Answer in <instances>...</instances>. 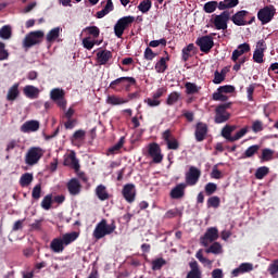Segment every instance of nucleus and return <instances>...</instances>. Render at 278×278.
<instances>
[{
    "mask_svg": "<svg viewBox=\"0 0 278 278\" xmlns=\"http://www.w3.org/2000/svg\"><path fill=\"white\" fill-rule=\"evenodd\" d=\"M249 51H251V46L247 42L239 45L237 49L232 51L231 60L235 63L232 67L233 71L238 72L242 68V65L248 60L247 56L242 55H244V53H249Z\"/></svg>",
    "mask_w": 278,
    "mask_h": 278,
    "instance_id": "nucleus-1",
    "label": "nucleus"
},
{
    "mask_svg": "<svg viewBox=\"0 0 278 278\" xmlns=\"http://www.w3.org/2000/svg\"><path fill=\"white\" fill-rule=\"evenodd\" d=\"M115 231L116 224L114 222L108 224L106 219H102L96 225L92 236L96 240H101L102 238H105V236H111V233H114Z\"/></svg>",
    "mask_w": 278,
    "mask_h": 278,
    "instance_id": "nucleus-2",
    "label": "nucleus"
},
{
    "mask_svg": "<svg viewBox=\"0 0 278 278\" xmlns=\"http://www.w3.org/2000/svg\"><path fill=\"white\" fill-rule=\"evenodd\" d=\"M275 14H277V9L275 5L269 4L257 12V18L262 25H268L275 18Z\"/></svg>",
    "mask_w": 278,
    "mask_h": 278,
    "instance_id": "nucleus-3",
    "label": "nucleus"
},
{
    "mask_svg": "<svg viewBox=\"0 0 278 278\" xmlns=\"http://www.w3.org/2000/svg\"><path fill=\"white\" fill-rule=\"evenodd\" d=\"M42 155H45V150H42V148H29L25 155V163L27 164V166H35V164H38V162H40Z\"/></svg>",
    "mask_w": 278,
    "mask_h": 278,
    "instance_id": "nucleus-4",
    "label": "nucleus"
},
{
    "mask_svg": "<svg viewBox=\"0 0 278 278\" xmlns=\"http://www.w3.org/2000/svg\"><path fill=\"white\" fill-rule=\"evenodd\" d=\"M136 21V17L129 15L124 16L117 21V23L114 26V34L117 38H123V34H125V29H127L131 23Z\"/></svg>",
    "mask_w": 278,
    "mask_h": 278,
    "instance_id": "nucleus-5",
    "label": "nucleus"
},
{
    "mask_svg": "<svg viewBox=\"0 0 278 278\" xmlns=\"http://www.w3.org/2000/svg\"><path fill=\"white\" fill-rule=\"evenodd\" d=\"M42 38H45V31L42 30L30 31L28 35H26L23 41V46L26 49H29L31 47H35V45H40V42H42Z\"/></svg>",
    "mask_w": 278,
    "mask_h": 278,
    "instance_id": "nucleus-6",
    "label": "nucleus"
},
{
    "mask_svg": "<svg viewBox=\"0 0 278 278\" xmlns=\"http://www.w3.org/2000/svg\"><path fill=\"white\" fill-rule=\"evenodd\" d=\"M66 92L64 89L54 88L50 91V99L56 103L61 110H66V99L64 98Z\"/></svg>",
    "mask_w": 278,
    "mask_h": 278,
    "instance_id": "nucleus-7",
    "label": "nucleus"
},
{
    "mask_svg": "<svg viewBox=\"0 0 278 278\" xmlns=\"http://www.w3.org/2000/svg\"><path fill=\"white\" fill-rule=\"evenodd\" d=\"M187 186H197L199 179H201V169L194 166H190L189 170L185 175Z\"/></svg>",
    "mask_w": 278,
    "mask_h": 278,
    "instance_id": "nucleus-8",
    "label": "nucleus"
},
{
    "mask_svg": "<svg viewBox=\"0 0 278 278\" xmlns=\"http://www.w3.org/2000/svg\"><path fill=\"white\" fill-rule=\"evenodd\" d=\"M267 46L264 39H261L256 42V47L253 53V61L256 64H264V52L266 51Z\"/></svg>",
    "mask_w": 278,
    "mask_h": 278,
    "instance_id": "nucleus-9",
    "label": "nucleus"
},
{
    "mask_svg": "<svg viewBox=\"0 0 278 278\" xmlns=\"http://www.w3.org/2000/svg\"><path fill=\"white\" fill-rule=\"evenodd\" d=\"M218 240V228L211 227L206 230L204 237L201 239L203 247H210V243Z\"/></svg>",
    "mask_w": 278,
    "mask_h": 278,
    "instance_id": "nucleus-10",
    "label": "nucleus"
},
{
    "mask_svg": "<svg viewBox=\"0 0 278 278\" xmlns=\"http://www.w3.org/2000/svg\"><path fill=\"white\" fill-rule=\"evenodd\" d=\"M148 153L150 157H152L154 164H160L162 160H164V155H162V149H160V144L157 143L149 144Z\"/></svg>",
    "mask_w": 278,
    "mask_h": 278,
    "instance_id": "nucleus-11",
    "label": "nucleus"
},
{
    "mask_svg": "<svg viewBox=\"0 0 278 278\" xmlns=\"http://www.w3.org/2000/svg\"><path fill=\"white\" fill-rule=\"evenodd\" d=\"M197 45L200 47V51L208 53L214 47V39L210 36H203L197 39Z\"/></svg>",
    "mask_w": 278,
    "mask_h": 278,
    "instance_id": "nucleus-12",
    "label": "nucleus"
},
{
    "mask_svg": "<svg viewBox=\"0 0 278 278\" xmlns=\"http://www.w3.org/2000/svg\"><path fill=\"white\" fill-rule=\"evenodd\" d=\"M229 104H223L216 108L215 123H227L229 121V113L227 112Z\"/></svg>",
    "mask_w": 278,
    "mask_h": 278,
    "instance_id": "nucleus-13",
    "label": "nucleus"
},
{
    "mask_svg": "<svg viewBox=\"0 0 278 278\" xmlns=\"http://www.w3.org/2000/svg\"><path fill=\"white\" fill-rule=\"evenodd\" d=\"M122 193L127 203H134L136 201V186L134 184L125 185Z\"/></svg>",
    "mask_w": 278,
    "mask_h": 278,
    "instance_id": "nucleus-14",
    "label": "nucleus"
},
{
    "mask_svg": "<svg viewBox=\"0 0 278 278\" xmlns=\"http://www.w3.org/2000/svg\"><path fill=\"white\" fill-rule=\"evenodd\" d=\"M227 23H229V13L224 11L222 14L216 15L214 18V25L216 29H227Z\"/></svg>",
    "mask_w": 278,
    "mask_h": 278,
    "instance_id": "nucleus-15",
    "label": "nucleus"
},
{
    "mask_svg": "<svg viewBox=\"0 0 278 278\" xmlns=\"http://www.w3.org/2000/svg\"><path fill=\"white\" fill-rule=\"evenodd\" d=\"M40 129V122L36 119L27 121L21 126V131L23 134H33Z\"/></svg>",
    "mask_w": 278,
    "mask_h": 278,
    "instance_id": "nucleus-16",
    "label": "nucleus"
},
{
    "mask_svg": "<svg viewBox=\"0 0 278 278\" xmlns=\"http://www.w3.org/2000/svg\"><path fill=\"white\" fill-rule=\"evenodd\" d=\"M65 166H71V168H74L76 173L79 172V160H77V156L75 154V151H72L64 160Z\"/></svg>",
    "mask_w": 278,
    "mask_h": 278,
    "instance_id": "nucleus-17",
    "label": "nucleus"
},
{
    "mask_svg": "<svg viewBox=\"0 0 278 278\" xmlns=\"http://www.w3.org/2000/svg\"><path fill=\"white\" fill-rule=\"evenodd\" d=\"M186 184L181 182L174 187L169 193L170 199H184L186 197Z\"/></svg>",
    "mask_w": 278,
    "mask_h": 278,
    "instance_id": "nucleus-18",
    "label": "nucleus"
},
{
    "mask_svg": "<svg viewBox=\"0 0 278 278\" xmlns=\"http://www.w3.org/2000/svg\"><path fill=\"white\" fill-rule=\"evenodd\" d=\"M67 190H68L70 194H72V197H77V194H79V192H81V184L79 182V180L77 178H72L67 182Z\"/></svg>",
    "mask_w": 278,
    "mask_h": 278,
    "instance_id": "nucleus-19",
    "label": "nucleus"
},
{
    "mask_svg": "<svg viewBox=\"0 0 278 278\" xmlns=\"http://www.w3.org/2000/svg\"><path fill=\"white\" fill-rule=\"evenodd\" d=\"M112 60V52L110 50H101L97 53V62L100 66H105Z\"/></svg>",
    "mask_w": 278,
    "mask_h": 278,
    "instance_id": "nucleus-20",
    "label": "nucleus"
},
{
    "mask_svg": "<svg viewBox=\"0 0 278 278\" xmlns=\"http://www.w3.org/2000/svg\"><path fill=\"white\" fill-rule=\"evenodd\" d=\"M253 270V264L242 263L239 267L231 271V277H239V275H244V273H251Z\"/></svg>",
    "mask_w": 278,
    "mask_h": 278,
    "instance_id": "nucleus-21",
    "label": "nucleus"
},
{
    "mask_svg": "<svg viewBox=\"0 0 278 278\" xmlns=\"http://www.w3.org/2000/svg\"><path fill=\"white\" fill-rule=\"evenodd\" d=\"M207 135V125L204 123H198L195 128V140L198 142H203L205 140V136Z\"/></svg>",
    "mask_w": 278,
    "mask_h": 278,
    "instance_id": "nucleus-22",
    "label": "nucleus"
},
{
    "mask_svg": "<svg viewBox=\"0 0 278 278\" xmlns=\"http://www.w3.org/2000/svg\"><path fill=\"white\" fill-rule=\"evenodd\" d=\"M61 34H62V27L58 26L52 28L46 36L47 42H60Z\"/></svg>",
    "mask_w": 278,
    "mask_h": 278,
    "instance_id": "nucleus-23",
    "label": "nucleus"
},
{
    "mask_svg": "<svg viewBox=\"0 0 278 278\" xmlns=\"http://www.w3.org/2000/svg\"><path fill=\"white\" fill-rule=\"evenodd\" d=\"M23 92L27 99H38L40 97V89L33 85L25 86Z\"/></svg>",
    "mask_w": 278,
    "mask_h": 278,
    "instance_id": "nucleus-24",
    "label": "nucleus"
},
{
    "mask_svg": "<svg viewBox=\"0 0 278 278\" xmlns=\"http://www.w3.org/2000/svg\"><path fill=\"white\" fill-rule=\"evenodd\" d=\"M66 244L64 243L62 237L54 238L50 243V249L53 253H62L65 249Z\"/></svg>",
    "mask_w": 278,
    "mask_h": 278,
    "instance_id": "nucleus-25",
    "label": "nucleus"
},
{
    "mask_svg": "<svg viewBox=\"0 0 278 278\" xmlns=\"http://www.w3.org/2000/svg\"><path fill=\"white\" fill-rule=\"evenodd\" d=\"M189 266L191 269L187 274V278H202V271L199 268V263H197V261L191 262Z\"/></svg>",
    "mask_w": 278,
    "mask_h": 278,
    "instance_id": "nucleus-26",
    "label": "nucleus"
},
{
    "mask_svg": "<svg viewBox=\"0 0 278 278\" xmlns=\"http://www.w3.org/2000/svg\"><path fill=\"white\" fill-rule=\"evenodd\" d=\"M249 14L248 11H239L232 16V23L235 25L243 26L247 25V20L244 17Z\"/></svg>",
    "mask_w": 278,
    "mask_h": 278,
    "instance_id": "nucleus-27",
    "label": "nucleus"
},
{
    "mask_svg": "<svg viewBox=\"0 0 278 278\" xmlns=\"http://www.w3.org/2000/svg\"><path fill=\"white\" fill-rule=\"evenodd\" d=\"M108 105H125V103H129V99H124L117 96H109L106 98Z\"/></svg>",
    "mask_w": 278,
    "mask_h": 278,
    "instance_id": "nucleus-28",
    "label": "nucleus"
},
{
    "mask_svg": "<svg viewBox=\"0 0 278 278\" xmlns=\"http://www.w3.org/2000/svg\"><path fill=\"white\" fill-rule=\"evenodd\" d=\"M96 197H98L100 201H108V199H110V193H108V188H105V186L103 185H99L96 188Z\"/></svg>",
    "mask_w": 278,
    "mask_h": 278,
    "instance_id": "nucleus-29",
    "label": "nucleus"
},
{
    "mask_svg": "<svg viewBox=\"0 0 278 278\" xmlns=\"http://www.w3.org/2000/svg\"><path fill=\"white\" fill-rule=\"evenodd\" d=\"M79 238V232L72 231L63 235L61 239L63 240V243H65V247H68V244H72V242H75Z\"/></svg>",
    "mask_w": 278,
    "mask_h": 278,
    "instance_id": "nucleus-30",
    "label": "nucleus"
},
{
    "mask_svg": "<svg viewBox=\"0 0 278 278\" xmlns=\"http://www.w3.org/2000/svg\"><path fill=\"white\" fill-rule=\"evenodd\" d=\"M96 45H101V41L97 40V39H92V37H85L83 39V47L84 49H87V51H92V49H94Z\"/></svg>",
    "mask_w": 278,
    "mask_h": 278,
    "instance_id": "nucleus-31",
    "label": "nucleus"
},
{
    "mask_svg": "<svg viewBox=\"0 0 278 278\" xmlns=\"http://www.w3.org/2000/svg\"><path fill=\"white\" fill-rule=\"evenodd\" d=\"M18 86V83H16L9 89L7 94V101H16L20 94Z\"/></svg>",
    "mask_w": 278,
    "mask_h": 278,
    "instance_id": "nucleus-32",
    "label": "nucleus"
},
{
    "mask_svg": "<svg viewBox=\"0 0 278 278\" xmlns=\"http://www.w3.org/2000/svg\"><path fill=\"white\" fill-rule=\"evenodd\" d=\"M123 81H128V84H136V78H134V77H119V78H116L115 80L111 81L110 88H112V90H116V87L119 84H123Z\"/></svg>",
    "mask_w": 278,
    "mask_h": 278,
    "instance_id": "nucleus-33",
    "label": "nucleus"
},
{
    "mask_svg": "<svg viewBox=\"0 0 278 278\" xmlns=\"http://www.w3.org/2000/svg\"><path fill=\"white\" fill-rule=\"evenodd\" d=\"M31 181H34V174L25 173L20 178V186L22 188H27V186L31 185Z\"/></svg>",
    "mask_w": 278,
    "mask_h": 278,
    "instance_id": "nucleus-34",
    "label": "nucleus"
},
{
    "mask_svg": "<svg viewBox=\"0 0 278 278\" xmlns=\"http://www.w3.org/2000/svg\"><path fill=\"white\" fill-rule=\"evenodd\" d=\"M240 3L239 0H224L218 4V10H229L231 8H236Z\"/></svg>",
    "mask_w": 278,
    "mask_h": 278,
    "instance_id": "nucleus-35",
    "label": "nucleus"
},
{
    "mask_svg": "<svg viewBox=\"0 0 278 278\" xmlns=\"http://www.w3.org/2000/svg\"><path fill=\"white\" fill-rule=\"evenodd\" d=\"M166 62H168V58H161L157 61V63L154 66L156 73H164L168 68Z\"/></svg>",
    "mask_w": 278,
    "mask_h": 278,
    "instance_id": "nucleus-36",
    "label": "nucleus"
},
{
    "mask_svg": "<svg viewBox=\"0 0 278 278\" xmlns=\"http://www.w3.org/2000/svg\"><path fill=\"white\" fill-rule=\"evenodd\" d=\"M0 38L2 40H10V38H12V26L4 25L0 28Z\"/></svg>",
    "mask_w": 278,
    "mask_h": 278,
    "instance_id": "nucleus-37",
    "label": "nucleus"
},
{
    "mask_svg": "<svg viewBox=\"0 0 278 278\" xmlns=\"http://www.w3.org/2000/svg\"><path fill=\"white\" fill-rule=\"evenodd\" d=\"M219 2L217 1H208L203 5V10L206 14H213V12H216V9L218 8Z\"/></svg>",
    "mask_w": 278,
    "mask_h": 278,
    "instance_id": "nucleus-38",
    "label": "nucleus"
},
{
    "mask_svg": "<svg viewBox=\"0 0 278 278\" xmlns=\"http://www.w3.org/2000/svg\"><path fill=\"white\" fill-rule=\"evenodd\" d=\"M205 253H213V255H220L223 253V245L218 242H214L210 248L205 250Z\"/></svg>",
    "mask_w": 278,
    "mask_h": 278,
    "instance_id": "nucleus-39",
    "label": "nucleus"
},
{
    "mask_svg": "<svg viewBox=\"0 0 278 278\" xmlns=\"http://www.w3.org/2000/svg\"><path fill=\"white\" fill-rule=\"evenodd\" d=\"M260 151V146L254 144L249 147L245 152L242 155L243 160H247V157H253V155H255V153H257Z\"/></svg>",
    "mask_w": 278,
    "mask_h": 278,
    "instance_id": "nucleus-40",
    "label": "nucleus"
},
{
    "mask_svg": "<svg viewBox=\"0 0 278 278\" xmlns=\"http://www.w3.org/2000/svg\"><path fill=\"white\" fill-rule=\"evenodd\" d=\"M227 76V72H225V70H222L220 72L216 71L214 73V79H213V84H223V81H225V77Z\"/></svg>",
    "mask_w": 278,
    "mask_h": 278,
    "instance_id": "nucleus-41",
    "label": "nucleus"
},
{
    "mask_svg": "<svg viewBox=\"0 0 278 278\" xmlns=\"http://www.w3.org/2000/svg\"><path fill=\"white\" fill-rule=\"evenodd\" d=\"M187 94H197L201 90V87L197 86L194 83H186L185 85Z\"/></svg>",
    "mask_w": 278,
    "mask_h": 278,
    "instance_id": "nucleus-42",
    "label": "nucleus"
},
{
    "mask_svg": "<svg viewBox=\"0 0 278 278\" xmlns=\"http://www.w3.org/2000/svg\"><path fill=\"white\" fill-rule=\"evenodd\" d=\"M123 144H125V137L119 138L118 142L109 149V153H111L112 155L118 153V151L123 149Z\"/></svg>",
    "mask_w": 278,
    "mask_h": 278,
    "instance_id": "nucleus-43",
    "label": "nucleus"
},
{
    "mask_svg": "<svg viewBox=\"0 0 278 278\" xmlns=\"http://www.w3.org/2000/svg\"><path fill=\"white\" fill-rule=\"evenodd\" d=\"M179 99H181V93L174 91L168 94L166 103L168 105H175V103H177V101H179Z\"/></svg>",
    "mask_w": 278,
    "mask_h": 278,
    "instance_id": "nucleus-44",
    "label": "nucleus"
},
{
    "mask_svg": "<svg viewBox=\"0 0 278 278\" xmlns=\"http://www.w3.org/2000/svg\"><path fill=\"white\" fill-rule=\"evenodd\" d=\"M86 31L89 34V36H92V38H99V35L101 34V30L97 26H88L84 28L83 34Z\"/></svg>",
    "mask_w": 278,
    "mask_h": 278,
    "instance_id": "nucleus-45",
    "label": "nucleus"
},
{
    "mask_svg": "<svg viewBox=\"0 0 278 278\" xmlns=\"http://www.w3.org/2000/svg\"><path fill=\"white\" fill-rule=\"evenodd\" d=\"M53 203V195L52 194H48L43 198V200L41 201V207L42 210L49 211L51 210V205Z\"/></svg>",
    "mask_w": 278,
    "mask_h": 278,
    "instance_id": "nucleus-46",
    "label": "nucleus"
},
{
    "mask_svg": "<svg viewBox=\"0 0 278 278\" xmlns=\"http://www.w3.org/2000/svg\"><path fill=\"white\" fill-rule=\"evenodd\" d=\"M249 134V126H244L240 130H238L232 138V142H237V140H240L241 138H244Z\"/></svg>",
    "mask_w": 278,
    "mask_h": 278,
    "instance_id": "nucleus-47",
    "label": "nucleus"
},
{
    "mask_svg": "<svg viewBox=\"0 0 278 278\" xmlns=\"http://www.w3.org/2000/svg\"><path fill=\"white\" fill-rule=\"evenodd\" d=\"M139 12H142V14H147L149 10H151V0H143L138 5Z\"/></svg>",
    "mask_w": 278,
    "mask_h": 278,
    "instance_id": "nucleus-48",
    "label": "nucleus"
},
{
    "mask_svg": "<svg viewBox=\"0 0 278 278\" xmlns=\"http://www.w3.org/2000/svg\"><path fill=\"white\" fill-rule=\"evenodd\" d=\"M273 155H275V151L271 149H263L261 160H263V162H270Z\"/></svg>",
    "mask_w": 278,
    "mask_h": 278,
    "instance_id": "nucleus-49",
    "label": "nucleus"
},
{
    "mask_svg": "<svg viewBox=\"0 0 278 278\" xmlns=\"http://www.w3.org/2000/svg\"><path fill=\"white\" fill-rule=\"evenodd\" d=\"M269 169L266 166L258 167L255 172L256 179H263L268 175Z\"/></svg>",
    "mask_w": 278,
    "mask_h": 278,
    "instance_id": "nucleus-50",
    "label": "nucleus"
},
{
    "mask_svg": "<svg viewBox=\"0 0 278 278\" xmlns=\"http://www.w3.org/2000/svg\"><path fill=\"white\" fill-rule=\"evenodd\" d=\"M207 207H220V198L214 195L208 198L207 200Z\"/></svg>",
    "mask_w": 278,
    "mask_h": 278,
    "instance_id": "nucleus-51",
    "label": "nucleus"
},
{
    "mask_svg": "<svg viewBox=\"0 0 278 278\" xmlns=\"http://www.w3.org/2000/svg\"><path fill=\"white\" fill-rule=\"evenodd\" d=\"M194 49V45L190 43L188 45V47L182 49V60L184 62H188V60H190V51H192Z\"/></svg>",
    "mask_w": 278,
    "mask_h": 278,
    "instance_id": "nucleus-52",
    "label": "nucleus"
},
{
    "mask_svg": "<svg viewBox=\"0 0 278 278\" xmlns=\"http://www.w3.org/2000/svg\"><path fill=\"white\" fill-rule=\"evenodd\" d=\"M222 136L226 140H228V142H233V136H231V129L229 128V126H225L222 129Z\"/></svg>",
    "mask_w": 278,
    "mask_h": 278,
    "instance_id": "nucleus-53",
    "label": "nucleus"
},
{
    "mask_svg": "<svg viewBox=\"0 0 278 278\" xmlns=\"http://www.w3.org/2000/svg\"><path fill=\"white\" fill-rule=\"evenodd\" d=\"M8 58H10V52L5 49V43L0 41V62L8 60Z\"/></svg>",
    "mask_w": 278,
    "mask_h": 278,
    "instance_id": "nucleus-54",
    "label": "nucleus"
},
{
    "mask_svg": "<svg viewBox=\"0 0 278 278\" xmlns=\"http://www.w3.org/2000/svg\"><path fill=\"white\" fill-rule=\"evenodd\" d=\"M218 186H216V184L214 182H208L205 185V192L208 197H212V194H214V192H216Z\"/></svg>",
    "mask_w": 278,
    "mask_h": 278,
    "instance_id": "nucleus-55",
    "label": "nucleus"
},
{
    "mask_svg": "<svg viewBox=\"0 0 278 278\" xmlns=\"http://www.w3.org/2000/svg\"><path fill=\"white\" fill-rule=\"evenodd\" d=\"M218 92H222V93H225V94H231V92H236V87H233L231 85L220 86L218 88Z\"/></svg>",
    "mask_w": 278,
    "mask_h": 278,
    "instance_id": "nucleus-56",
    "label": "nucleus"
},
{
    "mask_svg": "<svg viewBox=\"0 0 278 278\" xmlns=\"http://www.w3.org/2000/svg\"><path fill=\"white\" fill-rule=\"evenodd\" d=\"M86 138V131L85 130H76L72 137V142H76L78 140H84Z\"/></svg>",
    "mask_w": 278,
    "mask_h": 278,
    "instance_id": "nucleus-57",
    "label": "nucleus"
},
{
    "mask_svg": "<svg viewBox=\"0 0 278 278\" xmlns=\"http://www.w3.org/2000/svg\"><path fill=\"white\" fill-rule=\"evenodd\" d=\"M166 264L164 258H156L152 262V270H160Z\"/></svg>",
    "mask_w": 278,
    "mask_h": 278,
    "instance_id": "nucleus-58",
    "label": "nucleus"
},
{
    "mask_svg": "<svg viewBox=\"0 0 278 278\" xmlns=\"http://www.w3.org/2000/svg\"><path fill=\"white\" fill-rule=\"evenodd\" d=\"M157 54L155 52H153V50L151 48H146L144 52H143V58L144 60L151 61L153 60Z\"/></svg>",
    "mask_w": 278,
    "mask_h": 278,
    "instance_id": "nucleus-59",
    "label": "nucleus"
},
{
    "mask_svg": "<svg viewBox=\"0 0 278 278\" xmlns=\"http://www.w3.org/2000/svg\"><path fill=\"white\" fill-rule=\"evenodd\" d=\"M175 216H181V211L179 208H172L165 214V218H175Z\"/></svg>",
    "mask_w": 278,
    "mask_h": 278,
    "instance_id": "nucleus-60",
    "label": "nucleus"
},
{
    "mask_svg": "<svg viewBox=\"0 0 278 278\" xmlns=\"http://www.w3.org/2000/svg\"><path fill=\"white\" fill-rule=\"evenodd\" d=\"M42 192V187L40 186V184L36 185L34 188H33V192H31V197L33 199H40V194Z\"/></svg>",
    "mask_w": 278,
    "mask_h": 278,
    "instance_id": "nucleus-61",
    "label": "nucleus"
},
{
    "mask_svg": "<svg viewBox=\"0 0 278 278\" xmlns=\"http://www.w3.org/2000/svg\"><path fill=\"white\" fill-rule=\"evenodd\" d=\"M144 103H147L149 108H157L162 102L155 98H148L144 100Z\"/></svg>",
    "mask_w": 278,
    "mask_h": 278,
    "instance_id": "nucleus-62",
    "label": "nucleus"
},
{
    "mask_svg": "<svg viewBox=\"0 0 278 278\" xmlns=\"http://www.w3.org/2000/svg\"><path fill=\"white\" fill-rule=\"evenodd\" d=\"M229 98L223 93V91H218L213 93V101H227Z\"/></svg>",
    "mask_w": 278,
    "mask_h": 278,
    "instance_id": "nucleus-63",
    "label": "nucleus"
},
{
    "mask_svg": "<svg viewBox=\"0 0 278 278\" xmlns=\"http://www.w3.org/2000/svg\"><path fill=\"white\" fill-rule=\"evenodd\" d=\"M268 273L269 275H277L278 273V260H275L269 266H268Z\"/></svg>",
    "mask_w": 278,
    "mask_h": 278,
    "instance_id": "nucleus-64",
    "label": "nucleus"
}]
</instances>
